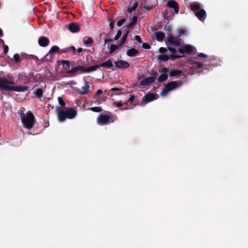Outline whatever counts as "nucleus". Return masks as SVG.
Wrapping results in <instances>:
<instances>
[{
	"label": "nucleus",
	"mask_w": 248,
	"mask_h": 248,
	"mask_svg": "<svg viewBox=\"0 0 248 248\" xmlns=\"http://www.w3.org/2000/svg\"><path fill=\"white\" fill-rule=\"evenodd\" d=\"M114 64L117 68L120 69L126 68L129 66L128 62L123 60L116 61L115 62Z\"/></svg>",
	"instance_id": "9"
},
{
	"label": "nucleus",
	"mask_w": 248,
	"mask_h": 248,
	"mask_svg": "<svg viewBox=\"0 0 248 248\" xmlns=\"http://www.w3.org/2000/svg\"><path fill=\"white\" fill-rule=\"evenodd\" d=\"M89 109L95 112H99L102 111V108L100 107H94L89 108Z\"/></svg>",
	"instance_id": "28"
},
{
	"label": "nucleus",
	"mask_w": 248,
	"mask_h": 248,
	"mask_svg": "<svg viewBox=\"0 0 248 248\" xmlns=\"http://www.w3.org/2000/svg\"><path fill=\"white\" fill-rule=\"evenodd\" d=\"M155 79V78L153 76L146 78L140 81V84L142 86H147L154 82Z\"/></svg>",
	"instance_id": "10"
},
{
	"label": "nucleus",
	"mask_w": 248,
	"mask_h": 248,
	"mask_svg": "<svg viewBox=\"0 0 248 248\" xmlns=\"http://www.w3.org/2000/svg\"><path fill=\"white\" fill-rule=\"evenodd\" d=\"M69 50L74 52V51H76V48L74 46H71L69 48H66L64 51H68Z\"/></svg>",
	"instance_id": "43"
},
{
	"label": "nucleus",
	"mask_w": 248,
	"mask_h": 248,
	"mask_svg": "<svg viewBox=\"0 0 248 248\" xmlns=\"http://www.w3.org/2000/svg\"><path fill=\"white\" fill-rule=\"evenodd\" d=\"M143 47L145 48H147V49L149 48V46H144V45H143Z\"/></svg>",
	"instance_id": "50"
},
{
	"label": "nucleus",
	"mask_w": 248,
	"mask_h": 248,
	"mask_svg": "<svg viewBox=\"0 0 248 248\" xmlns=\"http://www.w3.org/2000/svg\"><path fill=\"white\" fill-rule=\"evenodd\" d=\"M83 49L82 48H78V49H77V52H78V53H80L82 51Z\"/></svg>",
	"instance_id": "48"
},
{
	"label": "nucleus",
	"mask_w": 248,
	"mask_h": 248,
	"mask_svg": "<svg viewBox=\"0 0 248 248\" xmlns=\"http://www.w3.org/2000/svg\"><path fill=\"white\" fill-rule=\"evenodd\" d=\"M125 19H122L117 22V25L118 26H121L125 22Z\"/></svg>",
	"instance_id": "38"
},
{
	"label": "nucleus",
	"mask_w": 248,
	"mask_h": 248,
	"mask_svg": "<svg viewBox=\"0 0 248 248\" xmlns=\"http://www.w3.org/2000/svg\"><path fill=\"white\" fill-rule=\"evenodd\" d=\"M182 85L181 81H174L169 82L162 90L160 95L162 96H166L170 92L177 89Z\"/></svg>",
	"instance_id": "5"
},
{
	"label": "nucleus",
	"mask_w": 248,
	"mask_h": 248,
	"mask_svg": "<svg viewBox=\"0 0 248 248\" xmlns=\"http://www.w3.org/2000/svg\"><path fill=\"white\" fill-rule=\"evenodd\" d=\"M157 60L159 62H161L163 61H167L169 59H173L172 57H170L169 55L167 54H159L156 56Z\"/></svg>",
	"instance_id": "16"
},
{
	"label": "nucleus",
	"mask_w": 248,
	"mask_h": 248,
	"mask_svg": "<svg viewBox=\"0 0 248 248\" xmlns=\"http://www.w3.org/2000/svg\"><path fill=\"white\" fill-rule=\"evenodd\" d=\"M1 41L3 43H4L3 40H1Z\"/></svg>",
	"instance_id": "56"
},
{
	"label": "nucleus",
	"mask_w": 248,
	"mask_h": 248,
	"mask_svg": "<svg viewBox=\"0 0 248 248\" xmlns=\"http://www.w3.org/2000/svg\"><path fill=\"white\" fill-rule=\"evenodd\" d=\"M168 48H166L165 47H160L158 49L159 52L162 54H164L167 51Z\"/></svg>",
	"instance_id": "35"
},
{
	"label": "nucleus",
	"mask_w": 248,
	"mask_h": 248,
	"mask_svg": "<svg viewBox=\"0 0 248 248\" xmlns=\"http://www.w3.org/2000/svg\"><path fill=\"white\" fill-rule=\"evenodd\" d=\"M177 57H181V56H176Z\"/></svg>",
	"instance_id": "54"
},
{
	"label": "nucleus",
	"mask_w": 248,
	"mask_h": 248,
	"mask_svg": "<svg viewBox=\"0 0 248 248\" xmlns=\"http://www.w3.org/2000/svg\"><path fill=\"white\" fill-rule=\"evenodd\" d=\"M194 50V47L189 45H184L181 48H179L178 51L184 55L185 53H190Z\"/></svg>",
	"instance_id": "7"
},
{
	"label": "nucleus",
	"mask_w": 248,
	"mask_h": 248,
	"mask_svg": "<svg viewBox=\"0 0 248 248\" xmlns=\"http://www.w3.org/2000/svg\"><path fill=\"white\" fill-rule=\"evenodd\" d=\"M167 6L170 8H173L175 13H178L179 7L176 1L174 0H169L167 3Z\"/></svg>",
	"instance_id": "13"
},
{
	"label": "nucleus",
	"mask_w": 248,
	"mask_h": 248,
	"mask_svg": "<svg viewBox=\"0 0 248 248\" xmlns=\"http://www.w3.org/2000/svg\"><path fill=\"white\" fill-rule=\"evenodd\" d=\"M100 67H105L108 68H111L113 67V64L110 60H108L106 62L99 64Z\"/></svg>",
	"instance_id": "22"
},
{
	"label": "nucleus",
	"mask_w": 248,
	"mask_h": 248,
	"mask_svg": "<svg viewBox=\"0 0 248 248\" xmlns=\"http://www.w3.org/2000/svg\"><path fill=\"white\" fill-rule=\"evenodd\" d=\"M122 35V31H118L117 32L116 35L114 37V40H117Z\"/></svg>",
	"instance_id": "36"
},
{
	"label": "nucleus",
	"mask_w": 248,
	"mask_h": 248,
	"mask_svg": "<svg viewBox=\"0 0 248 248\" xmlns=\"http://www.w3.org/2000/svg\"><path fill=\"white\" fill-rule=\"evenodd\" d=\"M155 99V95L153 93H148L144 97V104L151 102Z\"/></svg>",
	"instance_id": "17"
},
{
	"label": "nucleus",
	"mask_w": 248,
	"mask_h": 248,
	"mask_svg": "<svg viewBox=\"0 0 248 248\" xmlns=\"http://www.w3.org/2000/svg\"><path fill=\"white\" fill-rule=\"evenodd\" d=\"M135 39L140 44L142 43L141 39L139 35H136L135 36Z\"/></svg>",
	"instance_id": "41"
},
{
	"label": "nucleus",
	"mask_w": 248,
	"mask_h": 248,
	"mask_svg": "<svg viewBox=\"0 0 248 248\" xmlns=\"http://www.w3.org/2000/svg\"><path fill=\"white\" fill-rule=\"evenodd\" d=\"M190 7L199 20L203 21L205 19L206 17V12L202 9V6L201 4L195 2L191 4Z\"/></svg>",
	"instance_id": "4"
},
{
	"label": "nucleus",
	"mask_w": 248,
	"mask_h": 248,
	"mask_svg": "<svg viewBox=\"0 0 248 248\" xmlns=\"http://www.w3.org/2000/svg\"><path fill=\"white\" fill-rule=\"evenodd\" d=\"M58 100L59 104L61 106H63L65 105V103L62 97H59L58 98Z\"/></svg>",
	"instance_id": "37"
},
{
	"label": "nucleus",
	"mask_w": 248,
	"mask_h": 248,
	"mask_svg": "<svg viewBox=\"0 0 248 248\" xmlns=\"http://www.w3.org/2000/svg\"><path fill=\"white\" fill-rule=\"evenodd\" d=\"M93 42V39L89 37L86 39H84V44L86 46L88 47Z\"/></svg>",
	"instance_id": "26"
},
{
	"label": "nucleus",
	"mask_w": 248,
	"mask_h": 248,
	"mask_svg": "<svg viewBox=\"0 0 248 248\" xmlns=\"http://www.w3.org/2000/svg\"><path fill=\"white\" fill-rule=\"evenodd\" d=\"M138 3L137 2H134L132 6L131 7H129L127 9V11L129 13H131L132 11H134L138 6Z\"/></svg>",
	"instance_id": "27"
},
{
	"label": "nucleus",
	"mask_w": 248,
	"mask_h": 248,
	"mask_svg": "<svg viewBox=\"0 0 248 248\" xmlns=\"http://www.w3.org/2000/svg\"><path fill=\"white\" fill-rule=\"evenodd\" d=\"M118 48V46L114 45H111L110 46V53H112Z\"/></svg>",
	"instance_id": "30"
},
{
	"label": "nucleus",
	"mask_w": 248,
	"mask_h": 248,
	"mask_svg": "<svg viewBox=\"0 0 248 248\" xmlns=\"http://www.w3.org/2000/svg\"><path fill=\"white\" fill-rule=\"evenodd\" d=\"M59 50V47L57 46H54L51 47L48 53L46 55V56H48L49 55H51L52 54L57 52Z\"/></svg>",
	"instance_id": "24"
},
{
	"label": "nucleus",
	"mask_w": 248,
	"mask_h": 248,
	"mask_svg": "<svg viewBox=\"0 0 248 248\" xmlns=\"http://www.w3.org/2000/svg\"><path fill=\"white\" fill-rule=\"evenodd\" d=\"M196 64H197V67L198 68H201V67H202V65H203L202 63H201V62H196Z\"/></svg>",
	"instance_id": "45"
},
{
	"label": "nucleus",
	"mask_w": 248,
	"mask_h": 248,
	"mask_svg": "<svg viewBox=\"0 0 248 248\" xmlns=\"http://www.w3.org/2000/svg\"><path fill=\"white\" fill-rule=\"evenodd\" d=\"M127 55L130 57L136 56L139 54L138 51L135 48H131L127 50Z\"/></svg>",
	"instance_id": "19"
},
{
	"label": "nucleus",
	"mask_w": 248,
	"mask_h": 248,
	"mask_svg": "<svg viewBox=\"0 0 248 248\" xmlns=\"http://www.w3.org/2000/svg\"><path fill=\"white\" fill-rule=\"evenodd\" d=\"M109 24V27L110 30H112L114 28V22L111 20H108Z\"/></svg>",
	"instance_id": "40"
},
{
	"label": "nucleus",
	"mask_w": 248,
	"mask_h": 248,
	"mask_svg": "<svg viewBox=\"0 0 248 248\" xmlns=\"http://www.w3.org/2000/svg\"><path fill=\"white\" fill-rule=\"evenodd\" d=\"M156 39L157 41L161 42L163 40L165 35L162 32H157L155 34Z\"/></svg>",
	"instance_id": "23"
},
{
	"label": "nucleus",
	"mask_w": 248,
	"mask_h": 248,
	"mask_svg": "<svg viewBox=\"0 0 248 248\" xmlns=\"http://www.w3.org/2000/svg\"><path fill=\"white\" fill-rule=\"evenodd\" d=\"M90 87V83L85 81L84 85L81 87L82 91L78 92L79 94L82 95L87 93L89 91Z\"/></svg>",
	"instance_id": "14"
},
{
	"label": "nucleus",
	"mask_w": 248,
	"mask_h": 248,
	"mask_svg": "<svg viewBox=\"0 0 248 248\" xmlns=\"http://www.w3.org/2000/svg\"><path fill=\"white\" fill-rule=\"evenodd\" d=\"M14 60L16 62H19L20 61V58L18 54H16L14 55Z\"/></svg>",
	"instance_id": "34"
},
{
	"label": "nucleus",
	"mask_w": 248,
	"mask_h": 248,
	"mask_svg": "<svg viewBox=\"0 0 248 248\" xmlns=\"http://www.w3.org/2000/svg\"><path fill=\"white\" fill-rule=\"evenodd\" d=\"M181 72L182 71L180 70H173L170 72L169 75L170 77H174L180 75Z\"/></svg>",
	"instance_id": "25"
},
{
	"label": "nucleus",
	"mask_w": 248,
	"mask_h": 248,
	"mask_svg": "<svg viewBox=\"0 0 248 248\" xmlns=\"http://www.w3.org/2000/svg\"><path fill=\"white\" fill-rule=\"evenodd\" d=\"M109 41H111H111H112V40L110 39V40H109Z\"/></svg>",
	"instance_id": "55"
},
{
	"label": "nucleus",
	"mask_w": 248,
	"mask_h": 248,
	"mask_svg": "<svg viewBox=\"0 0 248 248\" xmlns=\"http://www.w3.org/2000/svg\"><path fill=\"white\" fill-rule=\"evenodd\" d=\"M33 93L40 100H41V97L43 94V91L42 89L38 88L34 91Z\"/></svg>",
	"instance_id": "21"
},
{
	"label": "nucleus",
	"mask_w": 248,
	"mask_h": 248,
	"mask_svg": "<svg viewBox=\"0 0 248 248\" xmlns=\"http://www.w3.org/2000/svg\"><path fill=\"white\" fill-rule=\"evenodd\" d=\"M84 71H85V67L79 65L74 67L70 70L67 71V73L68 74H72L78 71H80V73H86Z\"/></svg>",
	"instance_id": "12"
},
{
	"label": "nucleus",
	"mask_w": 248,
	"mask_h": 248,
	"mask_svg": "<svg viewBox=\"0 0 248 248\" xmlns=\"http://www.w3.org/2000/svg\"><path fill=\"white\" fill-rule=\"evenodd\" d=\"M134 99V96H131L129 98V100L130 101H133Z\"/></svg>",
	"instance_id": "49"
},
{
	"label": "nucleus",
	"mask_w": 248,
	"mask_h": 248,
	"mask_svg": "<svg viewBox=\"0 0 248 248\" xmlns=\"http://www.w3.org/2000/svg\"><path fill=\"white\" fill-rule=\"evenodd\" d=\"M137 19H138V18L137 16H133L131 19V21L130 23L128 25V26L129 27L133 26L136 23V22L137 21Z\"/></svg>",
	"instance_id": "29"
},
{
	"label": "nucleus",
	"mask_w": 248,
	"mask_h": 248,
	"mask_svg": "<svg viewBox=\"0 0 248 248\" xmlns=\"http://www.w3.org/2000/svg\"><path fill=\"white\" fill-rule=\"evenodd\" d=\"M20 116L24 127L28 129H31L34 122V117L33 114L30 111H28L26 113L21 112Z\"/></svg>",
	"instance_id": "3"
},
{
	"label": "nucleus",
	"mask_w": 248,
	"mask_h": 248,
	"mask_svg": "<svg viewBox=\"0 0 248 248\" xmlns=\"http://www.w3.org/2000/svg\"><path fill=\"white\" fill-rule=\"evenodd\" d=\"M127 34H128V32L126 33L125 34H124L123 37H122V38L120 40V43L122 44H124L125 43V41H126V39L127 38Z\"/></svg>",
	"instance_id": "31"
},
{
	"label": "nucleus",
	"mask_w": 248,
	"mask_h": 248,
	"mask_svg": "<svg viewBox=\"0 0 248 248\" xmlns=\"http://www.w3.org/2000/svg\"><path fill=\"white\" fill-rule=\"evenodd\" d=\"M38 44L42 47L46 46L49 43V39L45 36H41L38 39Z\"/></svg>",
	"instance_id": "11"
},
{
	"label": "nucleus",
	"mask_w": 248,
	"mask_h": 248,
	"mask_svg": "<svg viewBox=\"0 0 248 248\" xmlns=\"http://www.w3.org/2000/svg\"><path fill=\"white\" fill-rule=\"evenodd\" d=\"M3 48H4V53L5 54H7L8 51V49H9L8 46L6 45H4Z\"/></svg>",
	"instance_id": "44"
},
{
	"label": "nucleus",
	"mask_w": 248,
	"mask_h": 248,
	"mask_svg": "<svg viewBox=\"0 0 248 248\" xmlns=\"http://www.w3.org/2000/svg\"><path fill=\"white\" fill-rule=\"evenodd\" d=\"M108 42V41L107 39L105 40V45H106V43Z\"/></svg>",
	"instance_id": "53"
},
{
	"label": "nucleus",
	"mask_w": 248,
	"mask_h": 248,
	"mask_svg": "<svg viewBox=\"0 0 248 248\" xmlns=\"http://www.w3.org/2000/svg\"><path fill=\"white\" fill-rule=\"evenodd\" d=\"M165 72L162 73L158 78L159 82H162L163 81L166 80L168 78L167 72L166 69H164Z\"/></svg>",
	"instance_id": "20"
},
{
	"label": "nucleus",
	"mask_w": 248,
	"mask_h": 248,
	"mask_svg": "<svg viewBox=\"0 0 248 248\" xmlns=\"http://www.w3.org/2000/svg\"><path fill=\"white\" fill-rule=\"evenodd\" d=\"M69 31L73 33L77 32L79 31V25L75 23H71L68 25Z\"/></svg>",
	"instance_id": "15"
},
{
	"label": "nucleus",
	"mask_w": 248,
	"mask_h": 248,
	"mask_svg": "<svg viewBox=\"0 0 248 248\" xmlns=\"http://www.w3.org/2000/svg\"><path fill=\"white\" fill-rule=\"evenodd\" d=\"M62 63L64 65H66L68 67L70 65V62L68 60H62Z\"/></svg>",
	"instance_id": "39"
},
{
	"label": "nucleus",
	"mask_w": 248,
	"mask_h": 248,
	"mask_svg": "<svg viewBox=\"0 0 248 248\" xmlns=\"http://www.w3.org/2000/svg\"><path fill=\"white\" fill-rule=\"evenodd\" d=\"M14 78L9 75L0 77V89L5 91L23 92L28 89L25 86H14Z\"/></svg>",
	"instance_id": "1"
},
{
	"label": "nucleus",
	"mask_w": 248,
	"mask_h": 248,
	"mask_svg": "<svg viewBox=\"0 0 248 248\" xmlns=\"http://www.w3.org/2000/svg\"><path fill=\"white\" fill-rule=\"evenodd\" d=\"M100 67V65L95 64L88 67H85V73H89L92 71H95L98 68Z\"/></svg>",
	"instance_id": "18"
},
{
	"label": "nucleus",
	"mask_w": 248,
	"mask_h": 248,
	"mask_svg": "<svg viewBox=\"0 0 248 248\" xmlns=\"http://www.w3.org/2000/svg\"><path fill=\"white\" fill-rule=\"evenodd\" d=\"M2 34V30L0 29V36H1Z\"/></svg>",
	"instance_id": "52"
},
{
	"label": "nucleus",
	"mask_w": 248,
	"mask_h": 248,
	"mask_svg": "<svg viewBox=\"0 0 248 248\" xmlns=\"http://www.w3.org/2000/svg\"><path fill=\"white\" fill-rule=\"evenodd\" d=\"M168 49L170 51L171 53L173 54H176L177 53V50L174 48L172 47H168Z\"/></svg>",
	"instance_id": "33"
},
{
	"label": "nucleus",
	"mask_w": 248,
	"mask_h": 248,
	"mask_svg": "<svg viewBox=\"0 0 248 248\" xmlns=\"http://www.w3.org/2000/svg\"><path fill=\"white\" fill-rule=\"evenodd\" d=\"M57 116L59 122H62L66 118L72 119L75 118L77 115V111L72 108H68L66 110L60 109L59 106L56 107Z\"/></svg>",
	"instance_id": "2"
},
{
	"label": "nucleus",
	"mask_w": 248,
	"mask_h": 248,
	"mask_svg": "<svg viewBox=\"0 0 248 248\" xmlns=\"http://www.w3.org/2000/svg\"><path fill=\"white\" fill-rule=\"evenodd\" d=\"M118 90H119V89L118 88H113L111 89V91H118Z\"/></svg>",
	"instance_id": "47"
},
{
	"label": "nucleus",
	"mask_w": 248,
	"mask_h": 248,
	"mask_svg": "<svg viewBox=\"0 0 248 248\" xmlns=\"http://www.w3.org/2000/svg\"><path fill=\"white\" fill-rule=\"evenodd\" d=\"M112 104L114 106L117 108H119L123 106L122 102H113Z\"/></svg>",
	"instance_id": "32"
},
{
	"label": "nucleus",
	"mask_w": 248,
	"mask_h": 248,
	"mask_svg": "<svg viewBox=\"0 0 248 248\" xmlns=\"http://www.w3.org/2000/svg\"><path fill=\"white\" fill-rule=\"evenodd\" d=\"M102 92H103L101 90H100V89L98 90L96 93V95H98L99 94L102 93Z\"/></svg>",
	"instance_id": "46"
},
{
	"label": "nucleus",
	"mask_w": 248,
	"mask_h": 248,
	"mask_svg": "<svg viewBox=\"0 0 248 248\" xmlns=\"http://www.w3.org/2000/svg\"><path fill=\"white\" fill-rule=\"evenodd\" d=\"M143 47L145 48H147V49L149 48V46H144V45H143Z\"/></svg>",
	"instance_id": "51"
},
{
	"label": "nucleus",
	"mask_w": 248,
	"mask_h": 248,
	"mask_svg": "<svg viewBox=\"0 0 248 248\" xmlns=\"http://www.w3.org/2000/svg\"><path fill=\"white\" fill-rule=\"evenodd\" d=\"M198 57H201V58H206L207 57V55L204 53H200L198 54Z\"/></svg>",
	"instance_id": "42"
},
{
	"label": "nucleus",
	"mask_w": 248,
	"mask_h": 248,
	"mask_svg": "<svg viewBox=\"0 0 248 248\" xmlns=\"http://www.w3.org/2000/svg\"><path fill=\"white\" fill-rule=\"evenodd\" d=\"M116 120L117 117L114 115L109 117L106 115H100L97 117V123L99 125H103L107 124L109 122L113 123Z\"/></svg>",
	"instance_id": "6"
},
{
	"label": "nucleus",
	"mask_w": 248,
	"mask_h": 248,
	"mask_svg": "<svg viewBox=\"0 0 248 248\" xmlns=\"http://www.w3.org/2000/svg\"><path fill=\"white\" fill-rule=\"evenodd\" d=\"M167 43L170 45L175 46H181L180 39H178L172 35L167 37Z\"/></svg>",
	"instance_id": "8"
}]
</instances>
